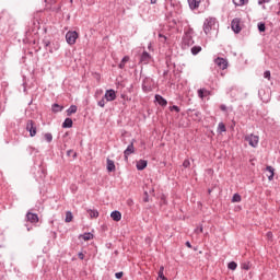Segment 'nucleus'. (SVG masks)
<instances>
[{
	"instance_id": "f257e3e1",
	"label": "nucleus",
	"mask_w": 280,
	"mask_h": 280,
	"mask_svg": "<svg viewBox=\"0 0 280 280\" xmlns=\"http://www.w3.org/2000/svg\"><path fill=\"white\" fill-rule=\"evenodd\" d=\"M213 25H215V19L214 18L206 19V21L203 23V32H205V34H210L211 30L213 28Z\"/></svg>"
},
{
	"instance_id": "f03ea898",
	"label": "nucleus",
	"mask_w": 280,
	"mask_h": 280,
	"mask_svg": "<svg viewBox=\"0 0 280 280\" xmlns=\"http://www.w3.org/2000/svg\"><path fill=\"white\" fill-rule=\"evenodd\" d=\"M245 141H247L252 148H257V145H259V136L250 133L245 136Z\"/></svg>"
},
{
	"instance_id": "7ed1b4c3",
	"label": "nucleus",
	"mask_w": 280,
	"mask_h": 280,
	"mask_svg": "<svg viewBox=\"0 0 280 280\" xmlns=\"http://www.w3.org/2000/svg\"><path fill=\"white\" fill-rule=\"evenodd\" d=\"M66 40L68 45H75V40H78V32L70 31L66 34Z\"/></svg>"
},
{
	"instance_id": "20e7f679",
	"label": "nucleus",
	"mask_w": 280,
	"mask_h": 280,
	"mask_svg": "<svg viewBox=\"0 0 280 280\" xmlns=\"http://www.w3.org/2000/svg\"><path fill=\"white\" fill-rule=\"evenodd\" d=\"M182 45L184 49H187V47H191V45H194V38L189 33L184 35Z\"/></svg>"
},
{
	"instance_id": "39448f33",
	"label": "nucleus",
	"mask_w": 280,
	"mask_h": 280,
	"mask_svg": "<svg viewBox=\"0 0 280 280\" xmlns=\"http://www.w3.org/2000/svg\"><path fill=\"white\" fill-rule=\"evenodd\" d=\"M240 23H242V20L238 18L232 20L231 27L235 34H240L242 32V26H240Z\"/></svg>"
},
{
	"instance_id": "423d86ee",
	"label": "nucleus",
	"mask_w": 280,
	"mask_h": 280,
	"mask_svg": "<svg viewBox=\"0 0 280 280\" xmlns=\"http://www.w3.org/2000/svg\"><path fill=\"white\" fill-rule=\"evenodd\" d=\"M26 130L30 132L31 137H36V125L34 124V120H27L26 122Z\"/></svg>"
},
{
	"instance_id": "0eeeda50",
	"label": "nucleus",
	"mask_w": 280,
	"mask_h": 280,
	"mask_svg": "<svg viewBox=\"0 0 280 280\" xmlns=\"http://www.w3.org/2000/svg\"><path fill=\"white\" fill-rule=\"evenodd\" d=\"M104 98L106 100V102H115V100H117V93L113 89L107 90L105 92Z\"/></svg>"
},
{
	"instance_id": "6e6552de",
	"label": "nucleus",
	"mask_w": 280,
	"mask_h": 280,
	"mask_svg": "<svg viewBox=\"0 0 280 280\" xmlns=\"http://www.w3.org/2000/svg\"><path fill=\"white\" fill-rule=\"evenodd\" d=\"M130 154H135V139L130 142L127 149L124 151L125 161H128Z\"/></svg>"
},
{
	"instance_id": "1a4fd4ad",
	"label": "nucleus",
	"mask_w": 280,
	"mask_h": 280,
	"mask_svg": "<svg viewBox=\"0 0 280 280\" xmlns=\"http://www.w3.org/2000/svg\"><path fill=\"white\" fill-rule=\"evenodd\" d=\"M26 221L31 222V224H38V214L27 212L26 213Z\"/></svg>"
},
{
	"instance_id": "9d476101",
	"label": "nucleus",
	"mask_w": 280,
	"mask_h": 280,
	"mask_svg": "<svg viewBox=\"0 0 280 280\" xmlns=\"http://www.w3.org/2000/svg\"><path fill=\"white\" fill-rule=\"evenodd\" d=\"M214 62H215V65L217 66H219L222 70H224V69H228V67H229V61L226 60V59H224V58H217L215 60H214Z\"/></svg>"
},
{
	"instance_id": "9b49d317",
	"label": "nucleus",
	"mask_w": 280,
	"mask_h": 280,
	"mask_svg": "<svg viewBox=\"0 0 280 280\" xmlns=\"http://www.w3.org/2000/svg\"><path fill=\"white\" fill-rule=\"evenodd\" d=\"M150 60H152V56H150L148 51H143L140 57V62L142 65H150Z\"/></svg>"
},
{
	"instance_id": "f8f14e48",
	"label": "nucleus",
	"mask_w": 280,
	"mask_h": 280,
	"mask_svg": "<svg viewBox=\"0 0 280 280\" xmlns=\"http://www.w3.org/2000/svg\"><path fill=\"white\" fill-rule=\"evenodd\" d=\"M190 10H198L200 8V0H188Z\"/></svg>"
},
{
	"instance_id": "ddd939ff",
	"label": "nucleus",
	"mask_w": 280,
	"mask_h": 280,
	"mask_svg": "<svg viewBox=\"0 0 280 280\" xmlns=\"http://www.w3.org/2000/svg\"><path fill=\"white\" fill-rule=\"evenodd\" d=\"M136 167L139 172L145 170V167H148V161L145 160L138 161Z\"/></svg>"
},
{
	"instance_id": "4468645a",
	"label": "nucleus",
	"mask_w": 280,
	"mask_h": 280,
	"mask_svg": "<svg viewBox=\"0 0 280 280\" xmlns=\"http://www.w3.org/2000/svg\"><path fill=\"white\" fill-rule=\"evenodd\" d=\"M110 218L114 220V222H119V220H121V212L115 210L110 213Z\"/></svg>"
},
{
	"instance_id": "2eb2a0df",
	"label": "nucleus",
	"mask_w": 280,
	"mask_h": 280,
	"mask_svg": "<svg viewBox=\"0 0 280 280\" xmlns=\"http://www.w3.org/2000/svg\"><path fill=\"white\" fill-rule=\"evenodd\" d=\"M198 95L201 100H205V97L211 95V92H209L207 89H200L198 90Z\"/></svg>"
},
{
	"instance_id": "dca6fc26",
	"label": "nucleus",
	"mask_w": 280,
	"mask_h": 280,
	"mask_svg": "<svg viewBox=\"0 0 280 280\" xmlns=\"http://www.w3.org/2000/svg\"><path fill=\"white\" fill-rule=\"evenodd\" d=\"M155 102H158V104H160V106H167V101L159 94L155 95Z\"/></svg>"
},
{
	"instance_id": "f3484780",
	"label": "nucleus",
	"mask_w": 280,
	"mask_h": 280,
	"mask_svg": "<svg viewBox=\"0 0 280 280\" xmlns=\"http://www.w3.org/2000/svg\"><path fill=\"white\" fill-rule=\"evenodd\" d=\"M165 271V267L161 266L158 272V280H167V277L163 273Z\"/></svg>"
},
{
	"instance_id": "a211bd4d",
	"label": "nucleus",
	"mask_w": 280,
	"mask_h": 280,
	"mask_svg": "<svg viewBox=\"0 0 280 280\" xmlns=\"http://www.w3.org/2000/svg\"><path fill=\"white\" fill-rule=\"evenodd\" d=\"M115 161L107 159V172H115Z\"/></svg>"
},
{
	"instance_id": "6ab92c4d",
	"label": "nucleus",
	"mask_w": 280,
	"mask_h": 280,
	"mask_svg": "<svg viewBox=\"0 0 280 280\" xmlns=\"http://www.w3.org/2000/svg\"><path fill=\"white\" fill-rule=\"evenodd\" d=\"M78 113V106L75 105H71L68 109H67V115L68 117H71V115Z\"/></svg>"
},
{
	"instance_id": "aec40b11",
	"label": "nucleus",
	"mask_w": 280,
	"mask_h": 280,
	"mask_svg": "<svg viewBox=\"0 0 280 280\" xmlns=\"http://www.w3.org/2000/svg\"><path fill=\"white\" fill-rule=\"evenodd\" d=\"M62 128H73V120L71 118H66Z\"/></svg>"
},
{
	"instance_id": "412c9836",
	"label": "nucleus",
	"mask_w": 280,
	"mask_h": 280,
	"mask_svg": "<svg viewBox=\"0 0 280 280\" xmlns=\"http://www.w3.org/2000/svg\"><path fill=\"white\" fill-rule=\"evenodd\" d=\"M88 215L90 218H100V212L95 209H88Z\"/></svg>"
},
{
	"instance_id": "4be33fe9",
	"label": "nucleus",
	"mask_w": 280,
	"mask_h": 280,
	"mask_svg": "<svg viewBox=\"0 0 280 280\" xmlns=\"http://www.w3.org/2000/svg\"><path fill=\"white\" fill-rule=\"evenodd\" d=\"M266 170L269 172L268 179L272 180L275 178V168L272 166H267Z\"/></svg>"
},
{
	"instance_id": "5701e85b",
	"label": "nucleus",
	"mask_w": 280,
	"mask_h": 280,
	"mask_svg": "<svg viewBox=\"0 0 280 280\" xmlns=\"http://www.w3.org/2000/svg\"><path fill=\"white\" fill-rule=\"evenodd\" d=\"M129 61H130V57L125 56V57L121 59L120 63L118 65L119 69H124V68L126 67V62H129Z\"/></svg>"
},
{
	"instance_id": "b1692460",
	"label": "nucleus",
	"mask_w": 280,
	"mask_h": 280,
	"mask_svg": "<svg viewBox=\"0 0 280 280\" xmlns=\"http://www.w3.org/2000/svg\"><path fill=\"white\" fill-rule=\"evenodd\" d=\"M200 51H202V47H200V46H194L191 48L192 56H198V54H200Z\"/></svg>"
},
{
	"instance_id": "393cba45",
	"label": "nucleus",
	"mask_w": 280,
	"mask_h": 280,
	"mask_svg": "<svg viewBox=\"0 0 280 280\" xmlns=\"http://www.w3.org/2000/svg\"><path fill=\"white\" fill-rule=\"evenodd\" d=\"M65 222H73V213H71V211H67L66 212V219Z\"/></svg>"
},
{
	"instance_id": "a878e982",
	"label": "nucleus",
	"mask_w": 280,
	"mask_h": 280,
	"mask_svg": "<svg viewBox=\"0 0 280 280\" xmlns=\"http://www.w3.org/2000/svg\"><path fill=\"white\" fill-rule=\"evenodd\" d=\"M60 110H62V106L57 103L52 104V113H60Z\"/></svg>"
},
{
	"instance_id": "bb28decb",
	"label": "nucleus",
	"mask_w": 280,
	"mask_h": 280,
	"mask_svg": "<svg viewBox=\"0 0 280 280\" xmlns=\"http://www.w3.org/2000/svg\"><path fill=\"white\" fill-rule=\"evenodd\" d=\"M232 202H242V196H240V194H234L232 197Z\"/></svg>"
},
{
	"instance_id": "cd10ccee",
	"label": "nucleus",
	"mask_w": 280,
	"mask_h": 280,
	"mask_svg": "<svg viewBox=\"0 0 280 280\" xmlns=\"http://www.w3.org/2000/svg\"><path fill=\"white\" fill-rule=\"evenodd\" d=\"M44 138L47 141V143H51V141H54V136L51 133H45Z\"/></svg>"
},
{
	"instance_id": "c85d7f7f",
	"label": "nucleus",
	"mask_w": 280,
	"mask_h": 280,
	"mask_svg": "<svg viewBox=\"0 0 280 280\" xmlns=\"http://www.w3.org/2000/svg\"><path fill=\"white\" fill-rule=\"evenodd\" d=\"M229 270H236L237 269V262L231 261L228 265Z\"/></svg>"
},
{
	"instance_id": "c756f323",
	"label": "nucleus",
	"mask_w": 280,
	"mask_h": 280,
	"mask_svg": "<svg viewBox=\"0 0 280 280\" xmlns=\"http://www.w3.org/2000/svg\"><path fill=\"white\" fill-rule=\"evenodd\" d=\"M82 237H83L84 242H89V240H93V234H91V233H84V234L82 235Z\"/></svg>"
},
{
	"instance_id": "7c9ffc66",
	"label": "nucleus",
	"mask_w": 280,
	"mask_h": 280,
	"mask_svg": "<svg viewBox=\"0 0 280 280\" xmlns=\"http://www.w3.org/2000/svg\"><path fill=\"white\" fill-rule=\"evenodd\" d=\"M97 106L104 108L106 106V98L103 96L101 101L97 102Z\"/></svg>"
},
{
	"instance_id": "2f4dec72",
	"label": "nucleus",
	"mask_w": 280,
	"mask_h": 280,
	"mask_svg": "<svg viewBox=\"0 0 280 280\" xmlns=\"http://www.w3.org/2000/svg\"><path fill=\"white\" fill-rule=\"evenodd\" d=\"M258 31L266 32V23H264V22L258 23Z\"/></svg>"
},
{
	"instance_id": "473e14b6",
	"label": "nucleus",
	"mask_w": 280,
	"mask_h": 280,
	"mask_svg": "<svg viewBox=\"0 0 280 280\" xmlns=\"http://www.w3.org/2000/svg\"><path fill=\"white\" fill-rule=\"evenodd\" d=\"M218 130H220V132H226V126L224 122L219 124Z\"/></svg>"
},
{
	"instance_id": "72a5a7b5",
	"label": "nucleus",
	"mask_w": 280,
	"mask_h": 280,
	"mask_svg": "<svg viewBox=\"0 0 280 280\" xmlns=\"http://www.w3.org/2000/svg\"><path fill=\"white\" fill-rule=\"evenodd\" d=\"M67 156H72L73 159H75L78 156V153L73 150H68L67 151Z\"/></svg>"
},
{
	"instance_id": "f704fd0d",
	"label": "nucleus",
	"mask_w": 280,
	"mask_h": 280,
	"mask_svg": "<svg viewBox=\"0 0 280 280\" xmlns=\"http://www.w3.org/2000/svg\"><path fill=\"white\" fill-rule=\"evenodd\" d=\"M234 5H244L246 3V0H233Z\"/></svg>"
},
{
	"instance_id": "c9c22d12",
	"label": "nucleus",
	"mask_w": 280,
	"mask_h": 280,
	"mask_svg": "<svg viewBox=\"0 0 280 280\" xmlns=\"http://www.w3.org/2000/svg\"><path fill=\"white\" fill-rule=\"evenodd\" d=\"M242 268L243 270H250V262H243Z\"/></svg>"
},
{
	"instance_id": "e433bc0d",
	"label": "nucleus",
	"mask_w": 280,
	"mask_h": 280,
	"mask_svg": "<svg viewBox=\"0 0 280 280\" xmlns=\"http://www.w3.org/2000/svg\"><path fill=\"white\" fill-rule=\"evenodd\" d=\"M170 110H175V113H180V107L176 106V105H173V106L170 107Z\"/></svg>"
},
{
	"instance_id": "4c0bfd02",
	"label": "nucleus",
	"mask_w": 280,
	"mask_h": 280,
	"mask_svg": "<svg viewBox=\"0 0 280 280\" xmlns=\"http://www.w3.org/2000/svg\"><path fill=\"white\" fill-rule=\"evenodd\" d=\"M264 78H265L266 80H270L271 75H270V71H269V70H266V71L264 72Z\"/></svg>"
},
{
	"instance_id": "58836bf2",
	"label": "nucleus",
	"mask_w": 280,
	"mask_h": 280,
	"mask_svg": "<svg viewBox=\"0 0 280 280\" xmlns=\"http://www.w3.org/2000/svg\"><path fill=\"white\" fill-rule=\"evenodd\" d=\"M189 165H191V162H189V160H185L183 162V167L187 168V167H189Z\"/></svg>"
},
{
	"instance_id": "ea45409f",
	"label": "nucleus",
	"mask_w": 280,
	"mask_h": 280,
	"mask_svg": "<svg viewBox=\"0 0 280 280\" xmlns=\"http://www.w3.org/2000/svg\"><path fill=\"white\" fill-rule=\"evenodd\" d=\"M116 279H121L124 277V271H119L115 273Z\"/></svg>"
},
{
	"instance_id": "a19ab883",
	"label": "nucleus",
	"mask_w": 280,
	"mask_h": 280,
	"mask_svg": "<svg viewBox=\"0 0 280 280\" xmlns=\"http://www.w3.org/2000/svg\"><path fill=\"white\" fill-rule=\"evenodd\" d=\"M159 38H163L164 43H165V40H167V37L161 33L159 34Z\"/></svg>"
},
{
	"instance_id": "79ce46f5",
	"label": "nucleus",
	"mask_w": 280,
	"mask_h": 280,
	"mask_svg": "<svg viewBox=\"0 0 280 280\" xmlns=\"http://www.w3.org/2000/svg\"><path fill=\"white\" fill-rule=\"evenodd\" d=\"M220 110L226 112V105H220Z\"/></svg>"
},
{
	"instance_id": "37998d69",
	"label": "nucleus",
	"mask_w": 280,
	"mask_h": 280,
	"mask_svg": "<svg viewBox=\"0 0 280 280\" xmlns=\"http://www.w3.org/2000/svg\"><path fill=\"white\" fill-rule=\"evenodd\" d=\"M203 229L202 226L198 228L197 230H195V233H202Z\"/></svg>"
},
{
	"instance_id": "c03bdc74",
	"label": "nucleus",
	"mask_w": 280,
	"mask_h": 280,
	"mask_svg": "<svg viewBox=\"0 0 280 280\" xmlns=\"http://www.w3.org/2000/svg\"><path fill=\"white\" fill-rule=\"evenodd\" d=\"M268 240H272V232H267Z\"/></svg>"
},
{
	"instance_id": "a18cd8bd",
	"label": "nucleus",
	"mask_w": 280,
	"mask_h": 280,
	"mask_svg": "<svg viewBox=\"0 0 280 280\" xmlns=\"http://www.w3.org/2000/svg\"><path fill=\"white\" fill-rule=\"evenodd\" d=\"M79 259H84V255L82 253L78 254Z\"/></svg>"
},
{
	"instance_id": "49530a36",
	"label": "nucleus",
	"mask_w": 280,
	"mask_h": 280,
	"mask_svg": "<svg viewBox=\"0 0 280 280\" xmlns=\"http://www.w3.org/2000/svg\"><path fill=\"white\" fill-rule=\"evenodd\" d=\"M186 246H187L188 248H191V243H189V241H187V242H186Z\"/></svg>"
},
{
	"instance_id": "de8ad7c7",
	"label": "nucleus",
	"mask_w": 280,
	"mask_h": 280,
	"mask_svg": "<svg viewBox=\"0 0 280 280\" xmlns=\"http://www.w3.org/2000/svg\"><path fill=\"white\" fill-rule=\"evenodd\" d=\"M258 3L259 5H262L264 3H266V0H260Z\"/></svg>"
},
{
	"instance_id": "09e8293b",
	"label": "nucleus",
	"mask_w": 280,
	"mask_h": 280,
	"mask_svg": "<svg viewBox=\"0 0 280 280\" xmlns=\"http://www.w3.org/2000/svg\"><path fill=\"white\" fill-rule=\"evenodd\" d=\"M49 42H45V47H49Z\"/></svg>"
},
{
	"instance_id": "8fccbe9b",
	"label": "nucleus",
	"mask_w": 280,
	"mask_h": 280,
	"mask_svg": "<svg viewBox=\"0 0 280 280\" xmlns=\"http://www.w3.org/2000/svg\"><path fill=\"white\" fill-rule=\"evenodd\" d=\"M150 3L152 4L156 3V0H150Z\"/></svg>"
},
{
	"instance_id": "3c124183",
	"label": "nucleus",
	"mask_w": 280,
	"mask_h": 280,
	"mask_svg": "<svg viewBox=\"0 0 280 280\" xmlns=\"http://www.w3.org/2000/svg\"><path fill=\"white\" fill-rule=\"evenodd\" d=\"M144 201H145V202H149V199H148V197H147V198H144Z\"/></svg>"
}]
</instances>
